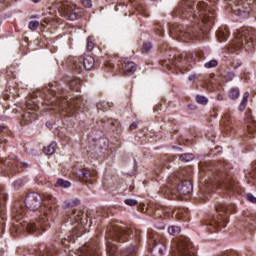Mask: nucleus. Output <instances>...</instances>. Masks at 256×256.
<instances>
[{
	"label": "nucleus",
	"instance_id": "f257e3e1",
	"mask_svg": "<svg viewBox=\"0 0 256 256\" xmlns=\"http://www.w3.org/2000/svg\"><path fill=\"white\" fill-rule=\"evenodd\" d=\"M25 205L30 211H37L40 207L39 225L25 222V220H23L25 217V207L16 203L12 209L14 222L10 228L11 233H16V235H20L23 231H28V233H41V231L46 230L45 227H51V221L57 216V199H55V197L48 194L43 200V197H41L39 193L32 192L26 196Z\"/></svg>",
	"mask_w": 256,
	"mask_h": 256
},
{
	"label": "nucleus",
	"instance_id": "f03ea898",
	"mask_svg": "<svg viewBox=\"0 0 256 256\" xmlns=\"http://www.w3.org/2000/svg\"><path fill=\"white\" fill-rule=\"evenodd\" d=\"M174 17L180 19H188V21L197 23L196 26L183 28L181 25L172 26L170 28L171 35L179 37L182 41H195V39H203V35H207L215 23V10L207 8V3L200 1L196 4V10L193 8L191 0H182L173 11Z\"/></svg>",
	"mask_w": 256,
	"mask_h": 256
},
{
	"label": "nucleus",
	"instance_id": "7ed1b4c3",
	"mask_svg": "<svg viewBox=\"0 0 256 256\" xmlns=\"http://www.w3.org/2000/svg\"><path fill=\"white\" fill-rule=\"evenodd\" d=\"M131 233H134L137 239L141 237V231L131 230L125 224L112 225L106 236V251L108 256H135V246H130L122 250L117 249L119 241H125Z\"/></svg>",
	"mask_w": 256,
	"mask_h": 256
},
{
	"label": "nucleus",
	"instance_id": "20e7f679",
	"mask_svg": "<svg viewBox=\"0 0 256 256\" xmlns=\"http://www.w3.org/2000/svg\"><path fill=\"white\" fill-rule=\"evenodd\" d=\"M68 221L74 225V228L67 238L62 239V244L65 247L70 243H75V239L87 231V223H89L87 215L81 210H72L68 216Z\"/></svg>",
	"mask_w": 256,
	"mask_h": 256
},
{
	"label": "nucleus",
	"instance_id": "39448f33",
	"mask_svg": "<svg viewBox=\"0 0 256 256\" xmlns=\"http://www.w3.org/2000/svg\"><path fill=\"white\" fill-rule=\"evenodd\" d=\"M215 185H219L220 187H224L227 191H231L233 189V180L229 177L225 172L218 171L212 175L209 181L205 180L200 185V194L201 197H205V195H209L211 191H213V187Z\"/></svg>",
	"mask_w": 256,
	"mask_h": 256
},
{
	"label": "nucleus",
	"instance_id": "423d86ee",
	"mask_svg": "<svg viewBox=\"0 0 256 256\" xmlns=\"http://www.w3.org/2000/svg\"><path fill=\"white\" fill-rule=\"evenodd\" d=\"M255 41L256 31L253 28H242L233 42V47L249 51L255 45Z\"/></svg>",
	"mask_w": 256,
	"mask_h": 256
},
{
	"label": "nucleus",
	"instance_id": "0eeeda50",
	"mask_svg": "<svg viewBox=\"0 0 256 256\" xmlns=\"http://www.w3.org/2000/svg\"><path fill=\"white\" fill-rule=\"evenodd\" d=\"M233 210V206H229L227 204H219L216 206V211L218 215L214 216L212 220H210V226L214 227V229H224L227 227V223H229V211Z\"/></svg>",
	"mask_w": 256,
	"mask_h": 256
},
{
	"label": "nucleus",
	"instance_id": "6e6552de",
	"mask_svg": "<svg viewBox=\"0 0 256 256\" xmlns=\"http://www.w3.org/2000/svg\"><path fill=\"white\" fill-rule=\"evenodd\" d=\"M173 256H195V248L193 243L187 237H182L178 242H174L172 246Z\"/></svg>",
	"mask_w": 256,
	"mask_h": 256
},
{
	"label": "nucleus",
	"instance_id": "1a4fd4ad",
	"mask_svg": "<svg viewBox=\"0 0 256 256\" xmlns=\"http://www.w3.org/2000/svg\"><path fill=\"white\" fill-rule=\"evenodd\" d=\"M60 15L69 21H77L79 17H83V8L71 2L62 3L60 6Z\"/></svg>",
	"mask_w": 256,
	"mask_h": 256
},
{
	"label": "nucleus",
	"instance_id": "9d476101",
	"mask_svg": "<svg viewBox=\"0 0 256 256\" xmlns=\"http://www.w3.org/2000/svg\"><path fill=\"white\" fill-rule=\"evenodd\" d=\"M149 246L151 247V253L154 256H162L163 252L165 251V240L160 238L159 235L149 234Z\"/></svg>",
	"mask_w": 256,
	"mask_h": 256
},
{
	"label": "nucleus",
	"instance_id": "9b49d317",
	"mask_svg": "<svg viewBox=\"0 0 256 256\" xmlns=\"http://www.w3.org/2000/svg\"><path fill=\"white\" fill-rule=\"evenodd\" d=\"M83 98L76 97L70 100H58V108L59 109H66L69 107L72 111L76 109V111H81L83 109Z\"/></svg>",
	"mask_w": 256,
	"mask_h": 256
},
{
	"label": "nucleus",
	"instance_id": "f8f14e48",
	"mask_svg": "<svg viewBox=\"0 0 256 256\" xmlns=\"http://www.w3.org/2000/svg\"><path fill=\"white\" fill-rule=\"evenodd\" d=\"M6 165L11 175H15V173L23 171L22 167L24 169H27V167H29V164L19 161L17 156H10L9 159L6 161Z\"/></svg>",
	"mask_w": 256,
	"mask_h": 256
},
{
	"label": "nucleus",
	"instance_id": "ddd939ff",
	"mask_svg": "<svg viewBox=\"0 0 256 256\" xmlns=\"http://www.w3.org/2000/svg\"><path fill=\"white\" fill-rule=\"evenodd\" d=\"M74 67L77 69V73H81V69H86V71H91L95 67V58L92 56H80L75 62Z\"/></svg>",
	"mask_w": 256,
	"mask_h": 256
},
{
	"label": "nucleus",
	"instance_id": "4468645a",
	"mask_svg": "<svg viewBox=\"0 0 256 256\" xmlns=\"http://www.w3.org/2000/svg\"><path fill=\"white\" fill-rule=\"evenodd\" d=\"M76 176L81 181H85L86 183H89L90 185H93V181H95V173H91V171L82 168L76 172Z\"/></svg>",
	"mask_w": 256,
	"mask_h": 256
},
{
	"label": "nucleus",
	"instance_id": "2eb2a0df",
	"mask_svg": "<svg viewBox=\"0 0 256 256\" xmlns=\"http://www.w3.org/2000/svg\"><path fill=\"white\" fill-rule=\"evenodd\" d=\"M178 193L180 195H189L190 193H193V183H191V180L185 179L178 185Z\"/></svg>",
	"mask_w": 256,
	"mask_h": 256
},
{
	"label": "nucleus",
	"instance_id": "dca6fc26",
	"mask_svg": "<svg viewBox=\"0 0 256 256\" xmlns=\"http://www.w3.org/2000/svg\"><path fill=\"white\" fill-rule=\"evenodd\" d=\"M40 255L42 256H55L57 255V250L53 245L45 246V244H41L38 248Z\"/></svg>",
	"mask_w": 256,
	"mask_h": 256
},
{
	"label": "nucleus",
	"instance_id": "f3484780",
	"mask_svg": "<svg viewBox=\"0 0 256 256\" xmlns=\"http://www.w3.org/2000/svg\"><path fill=\"white\" fill-rule=\"evenodd\" d=\"M245 124H246L248 133L250 135H253V133L256 132V122H255V119H253V116L251 115V113L246 114Z\"/></svg>",
	"mask_w": 256,
	"mask_h": 256
},
{
	"label": "nucleus",
	"instance_id": "a211bd4d",
	"mask_svg": "<svg viewBox=\"0 0 256 256\" xmlns=\"http://www.w3.org/2000/svg\"><path fill=\"white\" fill-rule=\"evenodd\" d=\"M121 71L124 73V75H133V73L137 71V64L131 61L125 62L122 64Z\"/></svg>",
	"mask_w": 256,
	"mask_h": 256
},
{
	"label": "nucleus",
	"instance_id": "6ab92c4d",
	"mask_svg": "<svg viewBox=\"0 0 256 256\" xmlns=\"http://www.w3.org/2000/svg\"><path fill=\"white\" fill-rule=\"evenodd\" d=\"M234 11L238 12L237 15H243V13H249V11H251V7H249V3L243 2V0H241Z\"/></svg>",
	"mask_w": 256,
	"mask_h": 256
},
{
	"label": "nucleus",
	"instance_id": "aec40b11",
	"mask_svg": "<svg viewBox=\"0 0 256 256\" xmlns=\"http://www.w3.org/2000/svg\"><path fill=\"white\" fill-rule=\"evenodd\" d=\"M181 213H183V210L181 209H178V210H175V211H172L171 210H165L163 212V215L164 217H173V215H175V217H177V219H181L183 218V215H181Z\"/></svg>",
	"mask_w": 256,
	"mask_h": 256
},
{
	"label": "nucleus",
	"instance_id": "412c9836",
	"mask_svg": "<svg viewBox=\"0 0 256 256\" xmlns=\"http://www.w3.org/2000/svg\"><path fill=\"white\" fill-rule=\"evenodd\" d=\"M217 37H218V40L220 41V43H223V41H227V37H229V29H227V28L220 29L217 32Z\"/></svg>",
	"mask_w": 256,
	"mask_h": 256
},
{
	"label": "nucleus",
	"instance_id": "4be33fe9",
	"mask_svg": "<svg viewBox=\"0 0 256 256\" xmlns=\"http://www.w3.org/2000/svg\"><path fill=\"white\" fill-rule=\"evenodd\" d=\"M70 89H74V91H81V80L75 78L68 82Z\"/></svg>",
	"mask_w": 256,
	"mask_h": 256
},
{
	"label": "nucleus",
	"instance_id": "5701e85b",
	"mask_svg": "<svg viewBox=\"0 0 256 256\" xmlns=\"http://www.w3.org/2000/svg\"><path fill=\"white\" fill-rule=\"evenodd\" d=\"M5 201H7V194L5 193V190H0V213H3L5 211Z\"/></svg>",
	"mask_w": 256,
	"mask_h": 256
},
{
	"label": "nucleus",
	"instance_id": "b1692460",
	"mask_svg": "<svg viewBox=\"0 0 256 256\" xmlns=\"http://www.w3.org/2000/svg\"><path fill=\"white\" fill-rule=\"evenodd\" d=\"M57 149V143L53 142L49 146L44 147L45 155H55V151Z\"/></svg>",
	"mask_w": 256,
	"mask_h": 256
},
{
	"label": "nucleus",
	"instance_id": "393cba45",
	"mask_svg": "<svg viewBox=\"0 0 256 256\" xmlns=\"http://www.w3.org/2000/svg\"><path fill=\"white\" fill-rule=\"evenodd\" d=\"M56 183L58 187H61L62 189H69V187H71V182L64 180L62 178H58Z\"/></svg>",
	"mask_w": 256,
	"mask_h": 256
},
{
	"label": "nucleus",
	"instance_id": "a878e982",
	"mask_svg": "<svg viewBox=\"0 0 256 256\" xmlns=\"http://www.w3.org/2000/svg\"><path fill=\"white\" fill-rule=\"evenodd\" d=\"M195 101L196 103H198L199 105H207V103H209V100L207 99V97L202 96V95H197L195 97Z\"/></svg>",
	"mask_w": 256,
	"mask_h": 256
},
{
	"label": "nucleus",
	"instance_id": "bb28decb",
	"mask_svg": "<svg viewBox=\"0 0 256 256\" xmlns=\"http://www.w3.org/2000/svg\"><path fill=\"white\" fill-rule=\"evenodd\" d=\"M239 89L238 88H232L229 93H228V97L230 99H238L239 98Z\"/></svg>",
	"mask_w": 256,
	"mask_h": 256
},
{
	"label": "nucleus",
	"instance_id": "cd10ccee",
	"mask_svg": "<svg viewBox=\"0 0 256 256\" xmlns=\"http://www.w3.org/2000/svg\"><path fill=\"white\" fill-rule=\"evenodd\" d=\"M193 159H195V155H193L191 153L180 155V160H182L184 163L193 161Z\"/></svg>",
	"mask_w": 256,
	"mask_h": 256
},
{
	"label": "nucleus",
	"instance_id": "c85d7f7f",
	"mask_svg": "<svg viewBox=\"0 0 256 256\" xmlns=\"http://www.w3.org/2000/svg\"><path fill=\"white\" fill-rule=\"evenodd\" d=\"M168 233L173 236L179 235V233H181V228L179 226H170L168 228Z\"/></svg>",
	"mask_w": 256,
	"mask_h": 256
},
{
	"label": "nucleus",
	"instance_id": "c756f323",
	"mask_svg": "<svg viewBox=\"0 0 256 256\" xmlns=\"http://www.w3.org/2000/svg\"><path fill=\"white\" fill-rule=\"evenodd\" d=\"M39 25H40L39 21L32 20L28 24V29H30V31H37V29H39Z\"/></svg>",
	"mask_w": 256,
	"mask_h": 256
},
{
	"label": "nucleus",
	"instance_id": "7c9ffc66",
	"mask_svg": "<svg viewBox=\"0 0 256 256\" xmlns=\"http://www.w3.org/2000/svg\"><path fill=\"white\" fill-rule=\"evenodd\" d=\"M217 65H219L217 60H210L204 64V67L206 69H213V67H217Z\"/></svg>",
	"mask_w": 256,
	"mask_h": 256
},
{
	"label": "nucleus",
	"instance_id": "2f4dec72",
	"mask_svg": "<svg viewBox=\"0 0 256 256\" xmlns=\"http://www.w3.org/2000/svg\"><path fill=\"white\" fill-rule=\"evenodd\" d=\"M248 99H249V94L246 93V95L243 96L241 104L239 106L240 110L245 111V107L247 106Z\"/></svg>",
	"mask_w": 256,
	"mask_h": 256
},
{
	"label": "nucleus",
	"instance_id": "473e14b6",
	"mask_svg": "<svg viewBox=\"0 0 256 256\" xmlns=\"http://www.w3.org/2000/svg\"><path fill=\"white\" fill-rule=\"evenodd\" d=\"M92 49H95V40L93 37L87 38V51H91Z\"/></svg>",
	"mask_w": 256,
	"mask_h": 256
},
{
	"label": "nucleus",
	"instance_id": "72a5a7b5",
	"mask_svg": "<svg viewBox=\"0 0 256 256\" xmlns=\"http://www.w3.org/2000/svg\"><path fill=\"white\" fill-rule=\"evenodd\" d=\"M124 203L126 205H128L129 207H135V205H137V200L136 199H131V198H128V199H125L124 200Z\"/></svg>",
	"mask_w": 256,
	"mask_h": 256
},
{
	"label": "nucleus",
	"instance_id": "f704fd0d",
	"mask_svg": "<svg viewBox=\"0 0 256 256\" xmlns=\"http://www.w3.org/2000/svg\"><path fill=\"white\" fill-rule=\"evenodd\" d=\"M151 47H152V45H151V43H144L143 44V47H142V51L144 52V53H149V51H151Z\"/></svg>",
	"mask_w": 256,
	"mask_h": 256
},
{
	"label": "nucleus",
	"instance_id": "c9c22d12",
	"mask_svg": "<svg viewBox=\"0 0 256 256\" xmlns=\"http://www.w3.org/2000/svg\"><path fill=\"white\" fill-rule=\"evenodd\" d=\"M33 115H35V114H33L31 112H26L24 114V120L27 121L26 123H30V121H33V119H31L33 117Z\"/></svg>",
	"mask_w": 256,
	"mask_h": 256
},
{
	"label": "nucleus",
	"instance_id": "e433bc0d",
	"mask_svg": "<svg viewBox=\"0 0 256 256\" xmlns=\"http://www.w3.org/2000/svg\"><path fill=\"white\" fill-rule=\"evenodd\" d=\"M82 5L87 9H91V7H93L91 0H82Z\"/></svg>",
	"mask_w": 256,
	"mask_h": 256
},
{
	"label": "nucleus",
	"instance_id": "4c0bfd02",
	"mask_svg": "<svg viewBox=\"0 0 256 256\" xmlns=\"http://www.w3.org/2000/svg\"><path fill=\"white\" fill-rule=\"evenodd\" d=\"M246 199H247L250 203H256V197L253 196V194H251V193H248V194L246 195Z\"/></svg>",
	"mask_w": 256,
	"mask_h": 256
},
{
	"label": "nucleus",
	"instance_id": "58836bf2",
	"mask_svg": "<svg viewBox=\"0 0 256 256\" xmlns=\"http://www.w3.org/2000/svg\"><path fill=\"white\" fill-rule=\"evenodd\" d=\"M138 125H139V122H132L129 126L130 131H134V129H137Z\"/></svg>",
	"mask_w": 256,
	"mask_h": 256
},
{
	"label": "nucleus",
	"instance_id": "ea45409f",
	"mask_svg": "<svg viewBox=\"0 0 256 256\" xmlns=\"http://www.w3.org/2000/svg\"><path fill=\"white\" fill-rule=\"evenodd\" d=\"M21 185H23V181H21V180L14 182V187H16L17 189H19V187H21Z\"/></svg>",
	"mask_w": 256,
	"mask_h": 256
},
{
	"label": "nucleus",
	"instance_id": "a19ab883",
	"mask_svg": "<svg viewBox=\"0 0 256 256\" xmlns=\"http://www.w3.org/2000/svg\"><path fill=\"white\" fill-rule=\"evenodd\" d=\"M241 65H243L242 62H237L236 64H233V69H239V67H241Z\"/></svg>",
	"mask_w": 256,
	"mask_h": 256
},
{
	"label": "nucleus",
	"instance_id": "79ce46f5",
	"mask_svg": "<svg viewBox=\"0 0 256 256\" xmlns=\"http://www.w3.org/2000/svg\"><path fill=\"white\" fill-rule=\"evenodd\" d=\"M28 109L31 110V111H37L39 109L38 106H34V107H31V105L28 104Z\"/></svg>",
	"mask_w": 256,
	"mask_h": 256
},
{
	"label": "nucleus",
	"instance_id": "37998d69",
	"mask_svg": "<svg viewBox=\"0 0 256 256\" xmlns=\"http://www.w3.org/2000/svg\"><path fill=\"white\" fill-rule=\"evenodd\" d=\"M70 205H79V199H75Z\"/></svg>",
	"mask_w": 256,
	"mask_h": 256
},
{
	"label": "nucleus",
	"instance_id": "c03bdc74",
	"mask_svg": "<svg viewBox=\"0 0 256 256\" xmlns=\"http://www.w3.org/2000/svg\"><path fill=\"white\" fill-rule=\"evenodd\" d=\"M47 26V21H43L42 22V27H46Z\"/></svg>",
	"mask_w": 256,
	"mask_h": 256
},
{
	"label": "nucleus",
	"instance_id": "a18cd8bd",
	"mask_svg": "<svg viewBox=\"0 0 256 256\" xmlns=\"http://www.w3.org/2000/svg\"><path fill=\"white\" fill-rule=\"evenodd\" d=\"M188 107H189V109H197V107L193 106V105H189Z\"/></svg>",
	"mask_w": 256,
	"mask_h": 256
},
{
	"label": "nucleus",
	"instance_id": "49530a36",
	"mask_svg": "<svg viewBox=\"0 0 256 256\" xmlns=\"http://www.w3.org/2000/svg\"><path fill=\"white\" fill-rule=\"evenodd\" d=\"M4 129H7L5 126H0V131H3Z\"/></svg>",
	"mask_w": 256,
	"mask_h": 256
},
{
	"label": "nucleus",
	"instance_id": "de8ad7c7",
	"mask_svg": "<svg viewBox=\"0 0 256 256\" xmlns=\"http://www.w3.org/2000/svg\"><path fill=\"white\" fill-rule=\"evenodd\" d=\"M158 229H165L164 225L158 226Z\"/></svg>",
	"mask_w": 256,
	"mask_h": 256
},
{
	"label": "nucleus",
	"instance_id": "09e8293b",
	"mask_svg": "<svg viewBox=\"0 0 256 256\" xmlns=\"http://www.w3.org/2000/svg\"><path fill=\"white\" fill-rule=\"evenodd\" d=\"M33 3H39L41 0H32Z\"/></svg>",
	"mask_w": 256,
	"mask_h": 256
},
{
	"label": "nucleus",
	"instance_id": "8fccbe9b",
	"mask_svg": "<svg viewBox=\"0 0 256 256\" xmlns=\"http://www.w3.org/2000/svg\"><path fill=\"white\" fill-rule=\"evenodd\" d=\"M97 109H101V104H97Z\"/></svg>",
	"mask_w": 256,
	"mask_h": 256
},
{
	"label": "nucleus",
	"instance_id": "3c124183",
	"mask_svg": "<svg viewBox=\"0 0 256 256\" xmlns=\"http://www.w3.org/2000/svg\"><path fill=\"white\" fill-rule=\"evenodd\" d=\"M49 93H51V95H53V90H49Z\"/></svg>",
	"mask_w": 256,
	"mask_h": 256
},
{
	"label": "nucleus",
	"instance_id": "603ef678",
	"mask_svg": "<svg viewBox=\"0 0 256 256\" xmlns=\"http://www.w3.org/2000/svg\"><path fill=\"white\" fill-rule=\"evenodd\" d=\"M203 201H205V199L202 198Z\"/></svg>",
	"mask_w": 256,
	"mask_h": 256
}]
</instances>
